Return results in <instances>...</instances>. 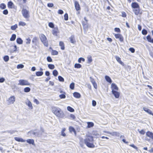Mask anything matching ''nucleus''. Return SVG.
<instances>
[{
	"label": "nucleus",
	"mask_w": 153,
	"mask_h": 153,
	"mask_svg": "<svg viewBox=\"0 0 153 153\" xmlns=\"http://www.w3.org/2000/svg\"><path fill=\"white\" fill-rule=\"evenodd\" d=\"M52 111L57 117L61 118H64L65 114L63 111L59 108L53 106L52 108Z\"/></svg>",
	"instance_id": "f257e3e1"
},
{
	"label": "nucleus",
	"mask_w": 153,
	"mask_h": 153,
	"mask_svg": "<svg viewBox=\"0 0 153 153\" xmlns=\"http://www.w3.org/2000/svg\"><path fill=\"white\" fill-rule=\"evenodd\" d=\"M39 38L41 42L46 47H48V45L47 38L43 34H41L39 35Z\"/></svg>",
	"instance_id": "f03ea898"
},
{
	"label": "nucleus",
	"mask_w": 153,
	"mask_h": 153,
	"mask_svg": "<svg viewBox=\"0 0 153 153\" xmlns=\"http://www.w3.org/2000/svg\"><path fill=\"white\" fill-rule=\"evenodd\" d=\"M146 135L147 137L149 138V139L146 138V140L149 142L150 141L151 139L153 141V133L150 131H147L146 133Z\"/></svg>",
	"instance_id": "7ed1b4c3"
},
{
	"label": "nucleus",
	"mask_w": 153,
	"mask_h": 153,
	"mask_svg": "<svg viewBox=\"0 0 153 153\" xmlns=\"http://www.w3.org/2000/svg\"><path fill=\"white\" fill-rule=\"evenodd\" d=\"M19 85H30V83L27 80L20 79L19 81Z\"/></svg>",
	"instance_id": "20e7f679"
},
{
	"label": "nucleus",
	"mask_w": 153,
	"mask_h": 153,
	"mask_svg": "<svg viewBox=\"0 0 153 153\" xmlns=\"http://www.w3.org/2000/svg\"><path fill=\"white\" fill-rule=\"evenodd\" d=\"M22 13L23 16L25 18H28L30 17L29 11L26 9L23 8L22 10Z\"/></svg>",
	"instance_id": "39448f33"
},
{
	"label": "nucleus",
	"mask_w": 153,
	"mask_h": 153,
	"mask_svg": "<svg viewBox=\"0 0 153 153\" xmlns=\"http://www.w3.org/2000/svg\"><path fill=\"white\" fill-rule=\"evenodd\" d=\"M115 38L117 39H119L120 41L122 42L124 41V38L122 35L120 34H115L114 35Z\"/></svg>",
	"instance_id": "423d86ee"
},
{
	"label": "nucleus",
	"mask_w": 153,
	"mask_h": 153,
	"mask_svg": "<svg viewBox=\"0 0 153 153\" xmlns=\"http://www.w3.org/2000/svg\"><path fill=\"white\" fill-rule=\"evenodd\" d=\"M133 12H134V14L137 16L138 15H141L142 14V12L140 11V7L133 9Z\"/></svg>",
	"instance_id": "0eeeda50"
},
{
	"label": "nucleus",
	"mask_w": 153,
	"mask_h": 153,
	"mask_svg": "<svg viewBox=\"0 0 153 153\" xmlns=\"http://www.w3.org/2000/svg\"><path fill=\"white\" fill-rule=\"evenodd\" d=\"M93 140V137L91 136H87L84 140L85 143L92 142Z\"/></svg>",
	"instance_id": "6e6552de"
},
{
	"label": "nucleus",
	"mask_w": 153,
	"mask_h": 153,
	"mask_svg": "<svg viewBox=\"0 0 153 153\" xmlns=\"http://www.w3.org/2000/svg\"><path fill=\"white\" fill-rule=\"evenodd\" d=\"M131 6L132 8L134 9L137 8H139L140 7L138 3L136 2H132L131 4Z\"/></svg>",
	"instance_id": "1a4fd4ad"
},
{
	"label": "nucleus",
	"mask_w": 153,
	"mask_h": 153,
	"mask_svg": "<svg viewBox=\"0 0 153 153\" xmlns=\"http://www.w3.org/2000/svg\"><path fill=\"white\" fill-rule=\"evenodd\" d=\"M15 100V97L14 96L10 97L8 101L9 102L8 104H13Z\"/></svg>",
	"instance_id": "9d476101"
},
{
	"label": "nucleus",
	"mask_w": 153,
	"mask_h": 153,
	"mask_svg": "<svg viewBox=\"0 0 153 153\" xmlns=\"http://www.w3.org/2000/svg\"><path fill=\"white\" fill-rule=\"evenodd\" d=\"M111 88L112 90V92L113 91H118V88L117 85L114 83H112L111 84Z\"/></svg>",
	"instance_id": "9b49d317"
},
{
	"label": "nucleus",
	"mask_w": 153,
	"mask_h": 153,
	"mask_svg": "<svg viewBox=\"0 0 153 153\" xmlns=\"http://www.w3.org/2000/svg\"><path fill=\"white\" fill-rule=\"evenodd\" d=\"M74 6L76 10L77 11L79 10H80V6L78 2L77 1H74Z\"/></svg>",
	"instance_id": "f8f14e48"
},
{
	"label": "nucleus",
	"mask_w": 153,
	"mask_h": 153,
	"mask_svg": "<svg viewBox=\"0 0 153 153\" xmlns=\"http://www.w3.org/2000/svg\"><path fill=\"white\" fill-rule=\"evenodd\" d=\"M112 93L116 98H118L119 97L120 93L117 91H113V92H112Z\"/></svg>",
	"instance_id": "ddd939ff"
},
{
	"label": "nucleus",
	"mask_w": 153,
	"mask_h": 153,
	"mask_svg": "<svg viewBox=\"0 0 153 153\" xmlns=\"http://www.w3.org/2000/svg\"><path fill=\"white\" fill-rule=\"evenodd\" d=\"M115 58L117 61L121 65L123 66H124V63L121 60V59L119 56H115Z\"/></svg>",
	"instance_id": "4468645a"
},
{
	"label": "nucleus",
	"mask_w": 153,
	"mask_h": 153,
	"mask_svg": "<svg viewBox=\"0 0 153 153\" xmlns=\"http://www.w3.org/2000/svg\"><path fill=\"white\" fill-rule=\"evenodd\" d=\"M143 109L145 111L147 112L149 114H151L153 116V113H152V111L149 109H148L146 107H143Z\"/></svg>",
	"instance_id": "2eb2a0df"
},
{
	"label": "nucleus",
	"mask_w": 153,
	"mask_h": 153,
	"mask_svg": "<svg viewBox=\"0 0 153 153\" xmlns=\"http://www.w3.org/2000/svg\"><path fill=\"white\" fill-rule=\"evenodd\" d=\"M82 25L83 27V29L86 30L88 27L87 22H82Z\"/></svg>",
	"instance_id": "dca6fc26"
},
{
	"label": "nucleus",
	"mask_w": 153,
	"mask_h": 153,
	"mask_svg": "<svg viewBox=\"0 0 153 153\" xmlns=\"http://www.w3.org/2000/svg\"><path fill=\"white\" fill-rule=\"evenodd\" d=\"M59 33V31L58 28H55L52 31L53 34L55 36H57V34Z\"/></svg>",
	"instance_id": "f3484780"
},
{
	"label": "nucleus",
	"mask_w": 153,
	"mask_h": 153,
	"mask_svg": "<svg viewBox=\"0 0 153 153\" xmlns=\"http://www.w3.org/2000/svg\"><path fill=\"white\" fill-rule=\"evenodd\" d=\"M26 104L31 109H33V107L32 103L28 99H27V101L26 102Z\"/></svg>",
	"instance_id": "a211bd4d"
},
{
	"label": "nucleus",
	"mask_w": 153,
	"mask_h": 153,
	"mask_svg": "<svg viewBox=\"0 0 153 153\" xmlns=\"http://www.w3.org/2000/svg\"><path fill=\"white\" fill-rule=\"evenodd\" d=\"M85 144L89 148H94L95 147V146L94 144L92 143H90V142L85 143Z\"/></svg>",
	"instance_id": "6ab92c4d"
},
{
	"label": "nucleus",
	"mask_w": 153,
	"mask_h": 153,
	"mask_svg": "<svg viewBox=\"0 0 153 153\" xmlns=\"http://www.w3.org/2000/svg\"><path fill=\"white\" fill-rule=\"evenodd\" d=\"M15 140L17 141L20 142H25V140H23L22 138H20L18 137H14Z\"/></svg>",
	"instance_id": "aec40b11"
},
{
	"label": "nucleus",
	"mask_w": 153,
	"mask_h": 153,
	"mask_svg": "<svg viewBox=\"0 0 153 153\" xmlns=\"http://www.w3.org/2000/svg\"><path fill=\"white\" fill-rule=\"evenodd\" d=\"M73 95L74 97L77 98H79L81 97L80 94L77 92H74L73 93Z\"/></svg>",
	"instance_id": "412c9836"
},
{
	"label": "nucleus",
	"mask_w": 153,
	"mask_h": 153,
	"mask_svg": "<svg viewBox=\"0 0 153 153\" xmlns=\"http://www.w3.org/2000/svg\"><path fill=\"white\" fill-rule=\"evenodd\" d=\"M69 39L71 42L72 43H74L76 42V40L75 39L74 36V35L71 36L70 38Z\"/></svg>",
	"instance_id": "4be33fe9"
},
{
	"label": "nucleus",
	"mask_w": 153,
	"mask_h": 153,
	"mask_svg": "<svg viewBox=\"0 0 153 153\" xmlns=\"http://www.w3.org/2000/svg\"><path fill=\"white\" fill-rule=\"evenodd\" d=\"M27 142L30 144H32L33 145L34 144V140L33 139H28L26 140Z\"/></svg>",
	"instance_id": "5701e85b"
},
{
	"label": "nucleus",
	"mask_w": 153,
	"mask_h": 153,
	"mask_svg": "<svg viewBox=\"0 0 153 153\" xmlns=\"http://www.w3.org/2000/svg\"><path fill=\"white\" fill-rule=\"evenodd\" d=\"M16 42L19 44H22L23 40L20 38H18L16 39Z\"/></svg>",
	"instance_id": "b1692460"
},
{
	"label": "nucleus",
	"mask_w": 153,
	"mask_h": 153,
	"mask_svg": "<svg viewBox=\"0 0 153 153\" xmlns=\"http://www.w3.org/2000/svg\"><path fill=\"white\" fill-rule=\"evenodd\" d=\"M106 80L110 84H111L112 82L111 79L108 76H106Z\"/></svg>",
	"instance_id": "393cba45"
},
{
	"label": "nucleus",
	"mask_w": 153,
	"mask_h": 153,
	"mask_svg": "<svg viewBox=\"0 0 153 153\" xmlns=\"http://www.w3.org/2000/svg\"><path fill=\"white\" fill-rule=\"evenodd\" d=\"M59 45L61 47V49L62 50H64L65 49L64 45L63 42H60Z\"/></svg>",
	"instance_id": "a878e982"
},
{
	"label": "nucleus",
	"mask_w": 153,
	"mask_h": 153,
	"mask_svg": "<svg viewBox=\"0 0 153 153\" xmlns=\"http://www.w3.org/2000/svg\"><path fill=\"white\" fill-rule=\"evenodd\" d=\"M43 74V72L42 71H37L36 73V75L37 76H42Z\"/></svg>",
	"instance_id": "bb28decb"
},
{
	"label": "nucleus",
	"mask_w": 153,
	"mask_h": 153,
	"mask_svg": "<svg viewBox=\"0 0 153 153\" xmlns=\"http://www.w3.org/2000/svg\"><path fill=\"white\" fill-rule=\"evenodd\" d=\"M16 35L15 34H13L10 39L11 41H14L15 40L16 38Z\"/></svg>",
	"instance_id": "cd10ccee"
},
{
	"label": "nucleus",
	"mask_w": 153,
	"mask_h": 153,
	"mask_svg": "<svg viewBox=\"0 0 153 153\" xmlns=\"http://www.w3.org/2000/svg\"><path fill=\"white\" fill-rule=\"evenodd\" d=\"M13 5V3L11 1H10L8 3V7L9 8H12V6Z\"/></svg>",
	"instance_id": "c85d7f7f"
},
{
	"label": "nucleus",
	"mask_w": 153,
	"mask_h": 153,
	"mask_svg": "<svg viewBox=\"0 0 153 153\" xmlns=\"http://www.w3.org/2000/svg\"><path fill=\"white\" fill-rule=\"evenodd\" d=\"M30 88L28 87H26L24 89V91L25 92H28L30 91Z\"/></svg>",
	"instance_id": "c756f323"
},
{
	"label": "nucleus",
	"mask_w": 153,
	"mask_h": 153,
	"mask_svg": "<svg viewBox=\"0 0 153 153\" xmlns=\"http://www.w3.org/2000/svg\"><path fill=\"white\" fill-rule=\"evenodd\" d=\"M48 67L51 69H53L55 68V66L53 64H49L48 65Z\"/></svg>",
	"instance_id": "7c9ffc66"
},
{
	"label": "nucleus",
	"mask_w": 153,
	"mask_h": 153,
	"mask_svg": "<svg viewBox=\"0 0 153 153\" xmlns=\"http://www.w3.org/2000/svg\"><path fill=\"white\" fill-rule=\"evenodd\" d=\"M88 127V128H90L94 126V124L92 122H88L87 123Z\"/></svg>",
	"instance_id": "2f4dec72"
},
{
	"label": "nucleus",
	"mask_w": 153,
	"mask_h": 153,
	"mask_svg": "<svg viewBox=\"0 0 153 153\" xmlns=\"http://www.w3.org/2000/svg\"><path fill=\"white\" fill-rule=\"evenodd\" d=\"M67 108L68 111L71 112H73L74 111V109L70 106H68Z\"/></svg>",
	"instance_id": "473e14b6"
},
{
	"label": "nucleus",
	"mask_w": 153,
	"mask_h": 153,
	"mask_svg": "<svg viewBox=\"0 0 153 153\" xmlns=\"http://www.w3.org/2000/svg\"><path fill=\"white\" fill-rule=\"evenodd\" d=\"M58 72L56 70H54L53 71V74L54 76H57L58 75Z\"/></svg>",
	"instance_id": "72a5a7b5"
},
{
	"label": "nucleus",
	"mask_w": 153,
	"mask_h": 153,
	"mask_svg": "<svg viewBox=\"0 0 153 153\" xmlns=\"http://www.w3.org/2000/svg\"><path fill=\"white\" fill-rule=\"evenodd\" d=\"M111 134L113 136H119V133L117 132H113L111 133Z\"/></svg>",
	"instance_id": "f704fd0d"
},
{
	"label": "nucleus",
	"mask_w": 153,
	"mask_h": 153,
	"mask_svg": "<svg viewBox=\"0 0 153 153\" xmlns=\"http://www.w3.org/2000/svg\"><path fill=\"white\" fill-rule=\"evenodd\" d=\"M88 63H90L92 61V57L91 56H88L87 57Z\"/></svg>",
	"instance_id": "c9c22d12"
},
{
	"label": "nucleus",
	"mask_w": 153,
	"mask_h": 153,
	"mask_svg": "<svg viewBox=\"0 0 153 153\" xmlns=\"http://www.w3.org/2000/svg\"><path fill=\"white\" fill-rule=\"evenodd\" d=\"M81 65L79 64L76 63L74 65V67L75 68H79L81 67Z\"/></svg>",
	"instance_id": "e433bc0d"
},
{
	"label": "nucleus",
	"mask_w": 153,
	"mask_h": 153,
	"mask_svg": "<svg viewBox=\"0 0 153 153\" xmlns=\"http://www.w3.org/2000/svg\"><path fill=\"white\" fill-rule=\"evenodd\" d=\"M6 7V5L4 4H1L0 5V8L2 9H4Z\"/></svg>",
	"instance_id": "4c0bfd02"
},
{
	"label": "nucleus",
	"mask_w": 153,
	"mask_h": 153,
	"mask_svg": "<svg viewBox=\"0 0 153 153\" xmlns=\"http://www.w3.org/2000/svg\"><path fill=\"white\" fill-rule=\"evenodd\" d=\"M4 61L7 62L9 60V57L8 56H5L4 57Z\"/></svg>",
	"instance_id": "58836bf2"
},
{
	"label": "nucleus",
	"mask_w": 153,
	"mask_h": 153,
	"mask_svg": "<svg viewBox=\"0 0 153 153\" xmlns=\"http://www.w3.org/2000/svg\"><path fill=\"white\" fill-rule=\"evenodd\" d=\"M58 78L59 80L62 82H64V79L61 76H58Z\"/></svg>",
	"instance_id": "ea45409f"
},
{
	"label": "nucleus",
	"mask_w": 153,
	"mask_h": 153,
	"mask_svg": "<svg viewBox=\"0 0 153 153\" xmlns=\"http://www.w3.org/2000/svg\"><path fill=\"white\" fill-rule=\"evenodd\" d=\"M17 27V25L16 24L14 25L11 26V29L13 30H15Z\"/></svg>",
	"instance_id": "a19ab883"
},
{
	"label": "nucleus",
	"mask_w": 153,
	"mask_h": 153,
	"mask_svg": "<svg viewBox=\"0 0 153 153\" xmlns=\"http://www.w3.org/2000/svg\"><path fill=\"white\" fill-rule=\"evenodd\" d=\"M74 82H72L71 83L70 85V88L73 90L74 89Z\"/></svg>",
	"instance_id": "79ce46f5"
},
{
	"label": "nucleus",
	"mask_w": 153,
	"mask_h": 153,
	"mask_svg": "<svg viewBox=\"0 0 153 153\" xmlns=\"http://www.w3.org/2000/svg\"><path fill=\"white\" fill-rule=\"evenodd\" d=\"M24 67V65L23 64H20L18 65L17 66V68L18 69L22 68Z\"/></svg>",
	"instance_id": "37998d69"
},
{
	"label": "nucleus",
	"mask_w": 153,
	"mask_h": 153,
	"mask_svg": "<svg viewBox=\"0 0 153 153\" xmlns=\"http://www.w3.org/2000/svg\"><path fill=\"white\" fill-rule=\"evenodd\" d=\"M142 34L143 35H146L147 33V30L145 29H143L142 31Z\"/></svg>",
	"instance_id": "c03bdc74"
},
{
	"label": "nucleus",
	"mask_w": 153,
	"mask_h": 153,
	"mask_svg": "<svg viewBox=\"0 0 153 153\" xmlns=\"http://www.w3.org/2000/svg\"><path fill=\"white\" fill-rule=\"evenodd\" d=\"M146 39L149 42H151L152 39L150 35H148L146 37Z\"/></svg>",
	"instance_id": "a18cd8bd"
},
{
	"label": "nucleus",
	"mask_w": 153,
	"mask_h": 153,
	"mask_svg": "<svg viewBox=\"0 0 153 153\" xmlns=\"http://www.w3.org/2000/svg\"><path fill=\"white\" fill-rule=\"evenodd\" d=\"M26 25V23L24 22H20L19 23V25H20V26H24L25 25Z\"/></svg>",
	"instance_id": "49530a36"
},
{
	"label": "nucleus",
	"mask_w": 153,
	"mask_h": 153,
	"mask_svg": "<svg viewBox=\"0 0 153 153\" xmlns=\"http://www.w3.org/2000/svg\"><path fill=\"white\" fill-rule=\"evenodd\" d=\"M79 144L80 146L82 147H84V143L83 142V141L82 140H80V142H79Z\"/></svg>",
	"instance_id": "de8ad7c7"
},
{
	"label": "nucleus",
	"mask_w": 153,
	"mask_h": 153,
	"mask_svg": "<svg viewBox=\"0 0 153 153\" xmlns=\"http://www.w3.org/2000/svg\"><path fill=\"white\" fill-rule=\"evenodd\" d=\"M58 54V52L55 50H53L52 52V54L53 55H57Z\"/></svg>",
	"instance_id": "09e8293b"
},
{
	"label": "nucleus",
	"mask_w": 153,
	"mask_h": 153,
	"mask_svg": "<svg viewBox=\"0 0 153 153\" xmlns=\"http://www.w3.org/2000/svg\"><path fill=\"white\" fill-rule=\"evenodd\" d=\"M64 19L65 20L67 21L68 19V15L67 13H65L64 15Z\"/></svg>",
	"instance_id": "8fccbe9b"
},
{
	"label": "nucleus",
	"mask_w": 153,
	"mask_h": 153,
	"mask_svg": "<svg viewBox=\"0 0 153 153\" xmlns=\"http://www.w3.org/2000/svg\"><path fill=\"white\" fill-rule=\"evenodd\" d=\"M47 59L48 62H51L52 61V60L50 56H48L47 58Z\"/></svg>",
	"instance_id": "3c124183"
},
{
	"label": "nucleus",
	"mask_w": 153,
	"mask_h": 153,
	"mask_svg": "<svg viewBox=\"0 0 153 153\" xmlns=\"http://www.w3.org/2000/svg\"><path fill=\"white\" fill-rule=\"evenodd\" d=\"M121 16L123 17H126L127 16L125 12H122Z\"/></svg>",
	"instance_id": "603ef678"
},
{
	"label": "nucleus",
	"mask_w": 153,
	"mask_h": 153,
	"mask_svg": "<svg viewBox=\"0 0 153 153\" xmlns=\"http://www.w3.org/2000/svg\"><path fill=\"white\" fill-rule=\"evenodd\" d=\"M48 25L49 27L51 28H53L54 27V25L53 24L52 22H50L49 23Z\"/></svg>",
	"instance_id": "864d4df0"
},
{
	"label": "nucleus",
	"mask_w": 153,
	"mask_h": 153,
	"mask_svg": "<svg viewBox=\"0 0 153 153\" xmlns=\"http://www.w3.org/2000/svg\"><path fill=\"white\" fill-rule=\"evenodd\" d=\"M114 30L115 32L118 33H120L121 30L119 28L116 27L114 28Z\"/></svg>",
	"instance_id": "5fc2aeb1"
},
{
	"label": "nucleus",
	"mask_w": 153,
	"mask_h": 153,
	"mask_svg": "<svg viewBox=\"0 0 153 153\" xmlns=\"http://www.w3.org/2000/svg\"><path fill=\"white\" fill-rule=\"evenodd\" d=\"M30 41L31 40L30 38H28L26 39V44H29L30 42Z\"/></svg>",
	"instance_id": "6e6d98bb"
},
{
	"label": "nucleus",
	"mask_w": 153,
	"mask_h": 153,
	"mask_svg": "<svg viewBox=\"0 0 153 153\" xmlns=\"http://www.w3.org/2000/svg\"><path fill=\"white\" fill-rule=\"evenodd\" d=\"M85 59L84 58L81 57L79 59L78 62H79L80 63L81 62V61L84 62L85 61Z\"/></svg>",
	"instance_id": "4d7b16f0"
},
{
	"label": "nucleus",
	"mask_w": 153,
	"mask_h": 153,
	"mask_svg": "<svg viewBox=\"0 0 153 153\" xmlns=\"http://www.w3.org/2000/svg\"><path fill=\"white\" fill-rule=\"evenodd\" d=\"M129 51H130L132 53H134L135 52V49L133 48H130L129 49Z\"/></svg>",
	"instance_id": "13d9d810"
},
{
	"label": "nucleus",
	"mask_w": 153,
	"mask_h": 153,
	"mask_svg": "<svg viewBox=\"0 0 153 153\" xmlns=\"http://www.w3.org/2000/svg\"><path fill=\"white\" fill-rule=\"evenodd\" d=\"M16 131H14V130H9V131H7V132L8 133H10L11 134H14Z\"/></svg>",
	"instance_id": "bf43d9fd"
},
{
	"label": "nucleus",
	"mask_w": 153,
	"mask_h": 153,
	"mask_svg": "<svg viewBox=\"0 0 153 153\" xmlns=\"http://www.w3.org/2000/svg\"><path fill=\"white\" fill-rule=\"evenodd\" d=\"M60 98L61 99L65 98V95L64 94H60L59 95Z\"/></svg>",
	"instance_id": "052dcab7"
},
{
	"label": "nucleus",
	"mask_w": 153,
	"mask_h": 153,
	"mask_svg": "<svg viewBox=\"0 0 153 153\" xmlns=\"http://www.w3.org/2000/svg\"><path fill=\"white\" fill-rule=\"evenodd\" d=\"M139 132L140 134L142 135H144L145 133V131L143 129L141 130V131H139Z\"/></svg>",
	"instance_id": "680f3d73"
},
{
	"label": "nucleus",
	"mask_w": 153,
	"mask_h": 153,
	"mask_svg": "<svg viewBox=\"0 0 153 153\" xmlns=\"http://www.w3.org/2000/svg\"><path fill=\"white\" fill-rule=\"evenodd\" d=\"M90 81L91 82L92 84L94 83V82H95L93 78H92L91 77H90Z\"/></svg>",
	"instance_id": "e2e57ef3"
},
{
	"label": "nucleus",
	"mask_w": 153,
	"mask_h": 153,
	"mask_svg": "<svg viewBox=\"0 0 153 153\" xmlns=\"http://www.w3.org/2000/svg\"><path fill=\"white\" fill-rule=\"evenodd\" d=\"M3 13L4 15H7L8 13V11L7 10H5L3 11Z\"/></svg>",
	"instance_id": "0e129e2a"
},
{
	"label": "nucleus",
	"mask_w": 153,
	"mask_h": 153,
	"mask_svg": "<svg viewBox=\"0 0 153 153\" xmlns=\"http://www.w3.org/2000/svg\"><path fill=\"white\" fill-rule=\"evenodd\" d=\"M96 102L95 101L93 100L92 101V105L94 106H95L96 105Z\"/></svg>",
	"instance_id": "69168bd1"
},
{
	"label": "nucleus",
	"mask_w": 153,
	"mask_h": 153,
	"mask_svg": "<svg viewBox=\"0 0 153 153\" xmlns=\"http://www.w3.org/2000/svg\"><path fill=\"white\" fill-rule=\"evenodd\" d=\"M34 102L35 103H36L37 105H38L39 103V101L37 99L35 98L34 99Z\"/></svg>",
	"instance_id": "338daca9"
},
{
	"label": "nucleus",
	"mask_w": 153,
	"mask_h": 153,
	"mask_svg": "<svg viewBox=\"0 0 153 153\" xmlns=\"http://www.w3.org/2000/svg\"><path fill=\"white\" fill-rule=\"evenodd\" d=\"M47 6L49 7H52L53 6V4L52 3H49L48 4Z\"/></svg>",
	"instance_id": "774afa93"
}]
</instances>
